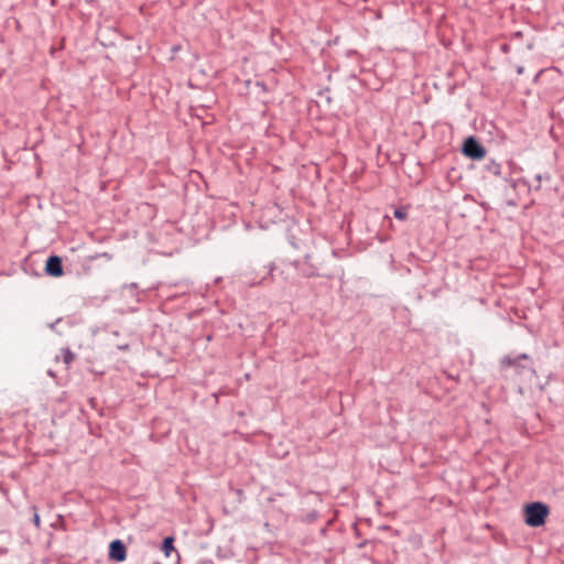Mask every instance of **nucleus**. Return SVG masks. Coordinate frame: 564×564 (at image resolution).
Returning a JSON list of instances; mask_svg holds the SVG:
<instances>
[{
	"label": "nucleus",
	"mask_w": 564,
	"mask_h": 564,
	"mask_svg": "<svg viewBox=\"0 0 564 564\" xmlns=\"http://www.w3.org/2000/svg\"><path fill=\"white\" fill-rule=\"evenodd\" d=\"M292 265L300 272L303 278H327L333 279V273H327L323 268V262L318 261L312 250H306L303 260L295 259Z\"/></svg>",
	"instance_id": "f257e3e1"
},
{
	"label": "nucleus",
	"mask_w": 564,
	"mask_h": 564,
	"mask_svg": "<svg viewBox=\"0 0 564 564\" xmlns=\"http://www.w3.org/2000/svg\"><path fill=\"white\" fill-rule=\"evenodd\" d=\"M532 358L528 354H519L517 356L506 355L500 359V371L502 376L508 377V371L513 369L514 375L521 376L527 370L532 369Z\"/></svg>",
	"instance_id": "f03ea898"
},
{
	"label": "nucleus",
	"mask_w": 564,
	"mask_h": 564,
	"mask_svg": "<svg viewBox=\"0 0 564 564\" xmlns=\"http://www.w3.org/2000/svg\"><path fill=\"white\" fill-rule=\"evenodd\" d=\"M549 514V506L541 501L527 503L523 508L524 522L531 528L544 525Z\"/></svg>",
	"instance_id": "7ed1b4c3"
},
{
	"label": "nucleus",
	"mask_w": 564,
	"mask_h": 564,
	"mask_svg": "<svg viewBox=\"0 0 564 564\" xmlns=\"http://www.w3.org/2000/svg\"><path fill=\"white\" fill-rule=\"evenodd\" d=\"M462 153L474 161L482 160L486 156V148L473 135L467 137L463 142Z\"/></svg>",
	"instance_id": "20e7f679"
},
{
	"label": "nucleus",
	"mask_w": 564,
	"mask_h": 564,
	"mask_svg": "<svg viewBox=\"0 0 564 564\" xmlns=\"http://www.w3.org/2000/svg\"><path fill=\"white\" fill-rule=\"evenodd\" d=\"M108 557L115 562H123L127 558L126 544L120 539H116L110 542Z\"/></svg>",
	"instance_id": "39448f33"
},
{
	"label": "nucleus",
	"mask_w": 564,
	"mask_h": 564,
	"mask_svg": "<svg viewBox=\"0 0 564 564\" xmlns=\"http://www.w3.org/2000/svg\"><path fill=\"white\" fill-rule=\"evenodd\" d=\"M45 273L53 278H59L64 274L63 261L59 256L52 254L46 259Z\"/></svg>",
	"instance_id": "423d86ee"
},
{
	"label": "nucleus",
	"mask_w": 564,
	"mask_h": 564,
	"mask_svg": "<svg viewBox=\"0 0 564 564\" xmlns=\"http://www.w3.org/2000/svg\"><path fill=\"white\" fill-rule=\"evenodd\" d=\"M484 171L487 174H490V175H494V176H500L501 175V171H502V165H501V163L497 162L496 160H489L484 165Z\"/></svg>",
	"instance_id": "0eeeda50"
},
{
	"label": "nucleus",
	"mask_w": 564,
	"mask_h": 564,
	"mask_svg": "<svg viewBox=\"0 0 564 564\" xmlns=\"http://www.w3.org/2000/svg\"><path fill=\"white\" fill-rule=\"evenodd\" d=\"M162 551L164 552L165 556H170L171 552L174 551V538L173 536H166L163 539Z\"/></svg>",
	"instance_id": "6e6552de"
},
{
	"label": "nucleus",
	"mask_w": 564,
	"mask_h": 564,
	"mask_svg": "<svg viewBox=\"0 0 564 564\" xmlns=\"http://www.w3.org/2000/svg\"><path fill=\"white\" fill-rule=\"evenodd\" d=\"M290 243L292 247L299 251H303L305 253L306 250H311L310 245L304 240H295L294 236L290 237Z\"/></svg>",
	"instance_id": "1a4fd4ad"
},
{
	"label": "nucleus",
	"mask_w": 564,
	"mask_h": 564,
	"mask_svg": "<svg viewBox=\"0 0 564 564\" xmlns=\"http://www.w3.org/2000/svg\"><path fill=\"white\" fill-rule=\"evenodd\" d=\"M319 518L317 510H311L301 517V521L306 524L314 523Z\"/></svg>",
	"instance_id": "9d476101"
},
{
	"label": "nucleus",
	"mask_w": 564,
	"mask_h": 564,
	"mask_svg": "<svg viewBox=\"0 0 564 564\" xmlns=\"http://www.w3.org/2000/svg\"><path fill=\"white\" fill-rule=\"evenodd\" d=\"M61 352H62L63 361L66 365V367L68 368L72 365V362L75 360V354L68 347L62 348Z\"/></svg>",
	"instance_id": "9b49d317"
},
{
	"label": "nucleus",
	"mask_w": 564,
	"mask_h": 564,
	"mask_svg": "<svg viewBox=\"0 0 564 564\" xmlns=\"http://www.w3.org/2000/svg\"><path fill=\"white\" fill-rule=\"evenodd\" d=\"M393 216L399 220H405L408 218V207L400 206L394 209Z\"/></svg>",
	"instance_id": "f8f14e48"
},
{
	"label": "nucleus",
	"mask_w": 564,
	"mask_h": 564,
	"mask_svg": "<svg viewBox=\"0 0 564 564\" xmlns=\"http://www.w3.org/2000/svg\"><path fill=\"white\" fill-rule=\"evenodd\" d=\"M550 181L551 180V176L549 173H545V174H536L535 175V181H536V185H534L533 189L534 191H540L541 187H542V181Z\"/></svg>",
	"instance_id": "ddd939ff"
},
{
	"label": "nucleus",
	"mask_w": 564,
	"mask_h": 564,
	"mask_svg": "<svg viewBox=\"0 0 564 564\" xmlns=\"http://www.w3.org/2000/svg\"><path fill=\"white\" fill-rule=\"evenodd\" d=\"M377 541L375 540H362L356 544L357 549H364L368 545H371L372 547L376 545Z\"/></svg>",
	"instance_id": "4468645a"
},
{
	"label": "nucleus",
	"mask_w": 564,
	"mask_h": 564,
	"mask_svg": "<svg viewBox=\"0 0 564 564\" xmlns=\"http://www.w3.org/2000/svg\"><path fill=\"white\" fill-rule=\"evenodd\" d=\"M99 257L107 258L108 260H111V258H112V256L110 253L102 252V253H96L94 256H89V260L94 261V260L98 259Z\"/></svg>",
	"instance_id": "2eb2a0df"
},
{
	"label": "nucleus",
	"mask_w": 564,
	"mask_h": 564,
	"mask_svg": "<svg viewBox=\"0 0 564 564\" xmlns=\"http://www.w3.org/2000/svg\"><path fill=\"white\" fill-rule=\"evenodd\" d=\"M500 51L505 54H508L511 51V46L508 43H503L500 45Z\"/></svg>",
	"instance_id": "dca6fc26"
},
{
	"label": "nucleus",
	"mask_w": 564,
	"mask_h": 564,
	"mask_svg": "<svg viewBox=\"0 0 564 564\" xmlns=\"http://www.w3.org/2000/svg\"><path fill=\"white\" fill-rule=\"evenodd\" d=\"M35 512H34V516H33V523L39 528L40 527V523H41V519H40V516L39 513L36 512V509L34 508Z\"/></svg>",
	"instance_id": "f3484780"
},
{
	"label": "nucleus",
	"mask_w": 564,
	"mask_h": 564,
	"mask_svg": "<svg viewBox=\"0 0 564 564\" xmlns=\"http://www.w3.org/2000/svg\"><path fill=\"white\" fill-rule=\"evenodd\" d=\"M523 36V33L521 31L513 32L511 34V40H519Z\"/></svg>",
	"instance_id": "a211bd4d"
},
{
	"label": "nucleus",
	"mask_w": 564,
	"mask_h": 564,
	"mask_svg": "<svg viewBox=\"0 0 564 564\" xmlns=\"http://www.w3.org/2000/svg\"><path fill=\"white\" fill-rule=\"evenodd\" d=\"M327 531H328V528L327 525L323 527L321 530H319V534L322 536H326L327 535Z\"/></svg>",
	"instance_id": "6ab92c4d"
},
{
	"label": "nucleus",
	"mask_w": 564,
	"mask_h": 564,
	"mask_svg": "<svg viewBox=\"0 0 564 564\" xmlns=\"http://www.w3.org/2000/svg\"><path fill=\"white\" fill-rule=\"evenodd\" d=\"M352 528H354L355 535H356L357 538H359V536H360V531H359V529H358L357 524H356V523H354Z\"/></svg>",
	"instance_id": "aec40b11"
},
{
	"label": "nucleus",
	"mask_w": 564,
	"mask_h": 564,
	"mask_svg": "<svg viewBox=\"0 0 564 564\" xmlns=\"http://www.w3.org/2000/svg\"><path fill=\"white\" fill-rule=\"evenodd\" d=\"M58 322H61V318H57L55 322L51 323V324H50V328H51L52 330H54V329H55V326H56V324H57Z\"/></svg>",
	"instance_id": "412c9836"
},
{
	"label": "nucleus",
	"mask_w": 564,
	"mask_h": 564,
	"mask_svg": "<svg viewBox=\"0 0 564 564\" xmlns=\"http://www.w3.org/2000/svg\"><path fill=\"white\" fill-rule=\"evenodd\" d=\"M274 269H275L274 264H273V263H271V264L269 265V274H270V276H272V273H273Z\"/></svg>",
	"instance_id": "4be33fe9"
},
{
	"label": "nucleus",
	"mask_w": 564,
	"mask_h": 564,
	"mask_svg": "<svg viewBox=\"0 0 564 564\" xmlns=\"http://www.w3.org/2000/svg\"><path fill=\"white\" fill-rule=\"evenodd\" d=\"M118 349H120V350H127V349H129V345H128V344H126V345H120V346H118Z\"/></svg>",
	"instance_id": "5701e85b"
},
{
	"label": "nucleus",
	"mask_w": 564,
	"mask_h": 564,
	"mask_svg": "<svg viewBox=\"0 0 564 564\" xmlns=\"http://www.w3.org/2000/svg\"><path fill=\"white\" fill-rule=\"evenodd\" d=\"M517 72H518V74H522L523 73V67L522 66L518 67Z\"/></svg>",
	"instance_id": "b1692460"
},
{
	"label": "nucleus",
	"mask_w": 564,
	"mask_h": 564,
	"mask_svg": "<svg viewBox=\"0 0 564 564\" xmlns=\"http://www.w3.org/2000/svg\"><path fill=\"white\" fill-rule=\"evenodd\" d=\"M527 48H528V50H532V48H533V43H529V44L527 45Z\"/></svg>",
	"instance_id": "393cba45"
},
{
	"label": "nucleus",
	"mask_w": 564,
	"mask_h": 564,
	"mask_svg": "<svg viewBox=\"0 0 564 564\" xmlns=\"http://www.w3.org/2000/svg\"><path fill=\"white\" fill-rule=\"evenodd\" d=\"M332 523H333V520H328L325 525H327V528H328Z\"/></svg>",
	"instance_id": "a878e982"
},
{
	"label": "nucleus",
	"mask_w": 564,
	"mask_h": 564,
	"mask_svg": "<svg viewBox=\"0 0 564 564\" xmlns=\"http://www.w3.org/2000/svg\"><path fill=\"white\" fill-rule=\"evenodd\" d=\"M131 288H137V284L135 283H131L130 285Z\"/></svg>",
	"instance_id": "bb28decb"
}]
</instances>
